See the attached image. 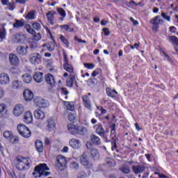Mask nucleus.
Instances as JSON below:
<instances>
[{"instance_id": "obj_60", "label": "nucleus", "mask_w": 178, "mask_h": 178, "mask_svg": "<svg viewBox=\"0 0 178 178\" xmlns=\"http://www.w3.org/2000/svg\"><path fill=\"white\" fill-rule=\"evenodd\" d=\"M17 3H20L21 5H24L26 2L29 1V0H15Z\"/></svg>"}, {"instance_id": "obj_38", "label": "nucleus", "mask_w": 178, "mask_h": 178, "mask_svg": "<svg viewBox=\"0 0 178 178\" xmlns=\"http://www.w3.org/2000/svg\"><path fill=\"white\" fill-rule=\"evenodd\" d=\"M106 165H107V166H109L110 168H113L116 165V162H115V160L111 158H108L106 160Z\"/></svg>"}, {"instance_id": "obj_39", "label": "nucleus", "mask_w": 178, "mask_h": 178, "mask_svg": "<svg viewBox=\"0 0 178 178\" xmlns=\"http://www.w3.org/2000/svg\"><path fill=\"white\" fill-rule=\"evenodd\" d=\"M5 38H6V29L5 28L0 29V42H2Z\"/></svg>"}, {"instance_id": "obj_26", "label": "nucleus", "mask_w": 178, "mask_h": 178, "mask_svg": "<svg viewBox=\"0 0 178 178\" xmlns=\"http://www.w3.org/2000/svg\"><path fill=\"white\" fill-rule=\"evenodd\" d=\"M55 15H56V11L54 10L49 11L46 14L49 23L51 24L52 25L55 24V22H54V16H55Z\"/></svg>"}, {"instance_id": "obj_63", "label": "nucleus", "mask_w": 178, "mask_h": 178, "mask_svg": "<svg viewBox=\"0 0 178 178\" xmlns=\"http://www.w3.org/2000/svg\"><path fill=\"white\" fill-rule=\"evenodd\" d=\"M86 148L87 149H91V147L92 146V143H90V142H86Z\"/></svg>"}, {"instance_id": "obj_9", "label": "nucleus", "mask_w": 178, "mask_h": 178, "mask_svg": "<svg viewBox=\"0 0 178 178\" xmlns=\"http://www.w3.org/2000/svg\"><path fill=\"white\" fill-rule=\"evenodd\" d=\"M33 102L38 108H48L49 106L48 101L40 97H36L34 98Z\"/></svg>"}, {"instance_id": "obj_15", "label": "nucleus", "mask_w": 178, "mask_h": 178, "mask_svg": "<svg viewBox=\"0 0 178 178\" xmlns=\"http://www.w3.org/2000/svg\"><path fill=\"white\" fill-rule=\"evenodd\" d=\"M83 104L86 109L88 111H92L91 108V101L90 100V97L87 95H84L82 96Z\"/></svg>"}, {"instance_id": "obj_44", "label": "nucleus", "mask_w": 178, "mask_h": 178, "mask_svg": "<svg viewBox=\"0 0 178 178\" xmlns=\"http://www.w3.org/2000/svg\"><path fill=\"white\" fill-rule=\"evenodd\" d=\"M170 41H171V42H172V44L174 45H176L177 47H178V38L172 35V36H170Z\"/></svg>"}, {"instance_id": "obj_55", "label": "nucleus", "mask_w": 178, "mask_h": 178, "mask_svg": "<svg viewBox=\"0 0 178 178\" xmlns=\"http://www.w3.org/2000/svg\"><path fill=\"white\" fill-rule=\"evenodd\" d=\"M161 16L163 19H165V20H168V22H170V16L166 15L165 13H161Z\"/></svg>"}, {"instance_id": "obj_2", "label": "nucleus", "mask_w": 178, "mask_h": 178, "mask_svg": "<svg viewBox=\"0 0 178 178\" xmlns=\"http://www.w3.org/2000/svg\"><path fill=\"white\" fill-rule=\"evenodd\" d=\"M47 170H49V167L47 163H40L34 168L33 176L35 178L47 177V176L51 175V172H47Z\"/></svg>"}, {"instance_id": "obj_22", "label": "nucleus", "mask_w": 178, "mask_h": 178, "mask_svg": "<svg viewBox=\"0 0 178 178\" xmlns=\"http://www.w3.org/2000/svg\"><path fill=\"white\" fill-rule=\"evenodd\" d=\"M23 95L26 101H31L34 98V94L29 89L24 91Z\"/></svg>"}, {"instance_id": "obj_45", "label": "nucleus", "mask_w": 178, "mask_h": 178, "mask_svg": "<svg viewBox=\"0 0 178 178\" xmlns=\"http://www.w3.org/2000/svg\"><path fill=\"white\" fill-rule=\"evenodd\" d=\"M121 172L125 175H129L130 173V167L129 166H123L120 168Z\"/></svg>"}, {"instance_id": "obj_32", "label": "nucleus", "mask_w": 178, "mask_h": 178, "mask_svg": "<svg viewBox=\"0 0 178 178\" xmlns=\"http://www.w3.org/2000/svg\"><path fill=\"white\" fill-rule=\"evenodd\" d=\"M13 26L14 29H20V27H23V26H24V19H15V22Z\"/></svg>"}, {"instance_id": "obj_59", "label": "nucleus", "mask_w": 178, "mask_h": 178, "mask_svg": "<svg viewBox=\"0 0 178 178\" xmlns=\"http://www.w3.org/2000/svg\"><path fill=\"white\" fill-rule=\"evenodd\" d=\"M9 10H13L15 9V3H9L8 5Z\"/></svg>"}, {"instance_id": "obj_58", "label": "nucleus", "mask_w": 178, "mask_h": 178, "mask_svg": "<svg viewBox=\"0 0 178 178\" xmlns=\"http://www.w3.org/2000/svg\"><path fill=\"white\" fill-rule=\"evenodd\" d=\"M97 109L99 111H101V114L102 115H104V113H106V109L104 108L103 106H101V107L97 106Z\"/></svg>"}, {"instance_id": "obj_47", "label": "nucleus", "mask_w": 178, "mask_h": 178, "mask_svg": "<svg viewBox=\"0 0 178 178\" xmlns=\"http://www.w3.org/2000/svg\"><path fill=\"white\" fill-rule=\"evenodd\" d=\"M32 27L34 30H37V31H38V30H41V24L38 22H33L32 24Z\"/></svg>"}, {"instance_id": "obj_19", "label": "nucleus", "mask_w": 178, "mask_h": 178, "mask_svg": "<svg viewBox=\"0 0 178 178\" xmlns=\"http://www.w3.org/2000/svg\"><path fill=\"white\" fill-rule=\"evenodd\" d=\"M33 115L38 120H44V119H45V113H44L41 109L35 111Z\"/></svg>"}, {"instance_id": "obj_35", "label": "nucleus", "mask_w": 178, "mask_h": 178, "mask_svg": "<svg viewBox=\"0 0 178 178\" xmlns=\"http://www.w3.org/2000/svg\"><path fill=\"white\" fill-rule=\"evenodd\" d=\"M25 19H26V20H34V19H35V10H31L26 15Z\"/></svg>"}, {"instance_id": "obj_51", "label": "nucleus", "mask_w": 178, "mask_h": 178, "mask_svg": "<svg viewBox=\"0 0 178 178\" xmlns=\"http://www.w3.org/2000/svg\"><path fill=\"white\" fill-rule=\"evenodd\" d=\"M68 120L70 122H74L76 120V117L74 113H70L68 115Z\"/></svg>"}, {"instance_id": "obj_46", "label": "nucleus", "mask_w": 178, "mask_h": 178, "mask_svg": "<svg viewBox=\"0 0 178 178\" xmlns=\"http://www.w3.org/2000/svg\"><path fill=\"white\" fill-rule=\"evenodd\" d=\"M57 12L62 17H66V11L63 10L62 8H57Z\"/></svg>"}, {"instance_id": "obj_27", "label": "nucleus", "mask_w": 178, "mask_h": 178, "mask_svg": "<svg viewBox=\"0 0 178 178\" xmlns=\"http://www.w3.org/2000/svg\"><path fill=\"white\" fill-rule=\"evenodd\" d=\"M159 17H161V16H156L154 18L150 19V24H153V26H159V24H162V23L163 22V19H159Z\"/></svg>"}, {"instance_id": "obj_29", "label": "nucleus", "mask_w": 178, "mask_h": 178, "mask_svg": "<svg viewBox=\"0 0 178 178\" xmlns=\"http://www.w3.org/2000/svg\"><path fill=\"white\" fill-rule=\"evenodd\" d=\"M90 141L94 145H101V139L95 134H92L90 136Z\"/></svg>"}, {"instance_id": "obj_62", "label": "nucleus", "mask_w": 178, "mask_h": 178, "mask_svg": "<svg viewBox=\"0 0 178 178\" xmlns=\"http://www.w3.org/2000/svg\"><path fill=\"white\" fill-rule=\"evenodd\" d=\"M10 72H11V73H13V74H16V73H17V68H16V67H12L11 69H10Z\"/></svg>"}, {"instance_id": "obj_7", "label": "nucleus", "mask_w": 178, "mask_h": 178, "mask_svg": "<svg viewBox=\"0 0 178 178\" xmlns=\"http://www.w3.org/2000/svg\"><path fill=\"white\" fill-rule=\"evenodd\" d=\"M57 166L60 170H65L67 168V160L66 157L58 155L56 159Z\"/></svg>"}, {"instance_id": "obj_16", "label": "nucleus", "mask_w": 178, "mask_h": 178, "mask_svg": "<svg viewBox=\"0 0 178 178\" xmlns=\"http://www.w3.org/2000/svg\"><path fill=\"white\" fill-rule=\"evenodd\" d=\"M69 144L70 147L74 149H79L81 147V141L79 139L72 138L70 140Z\"/></svg>"}, {"instance_id": "obj_10", "label": "nucleus", "mask_w": 178, "mask_h": 178, "mask_svg": "<svg viewBox=\"0 0 178 178\" xmlns=\"http://www.w3.org/2000/svg\"><path fill=\"white\" fill-rule=\"evenodd\" d=\"M14 162L15 163L16 168L18 170H24L25 169H28L24 165L22 156H17L14 160Z\"/></svg>"}, {"instance_id": "obj_33", "label": "nucleus", "mask_w": 178, "mask_h": 178, "mask_svg": "<svg viewBox=\"0 0 178 178\" xmlns=\"http://www.w3.org/2000/svg\"><path fill=\"white\" fill-rule=\"evenodd\" d=\"M106 91L108 97H111V98H115L118 95V92L115 90L106 88Z\"/></svg>"}, {"instance_id": "obj_5", "label": "nucleus", "mask_w": 178, "mask_h": 178, "mask_svg": "<svg viewBox=\"0 0 178 178\" xmlns=\"http://www.w3.org/2000/svg\"><path fill=\"white\" fill-rule=\"evenodd\" d=\"M3 136L6 140H8L11 144H18L19 139V136H13V133L10 131H5Z\"/></svg>"}, {"instance_id": "obj_11", "label": "nucleus", "mask_w": 178, "mask_h": 178, "mask_svg": "<svg viewBox=\"0 0 178 178\" xmlns=\"http://www.w3.org/2000/svg\"><path fill=\"white\" fill-rule=\"evenodd\" d=\"M41 54L35 53L30 56L29 60L33 65H38V63H41Z\"/></svg>"}, {"instance_id": "obj_18", "label": "nucleus", "mask_w": 178, "mask_h": 178, "mask_svg": "<svg viewBox=\"0 0 178 178\" xmlns=\"http://www.w3.org/2000/svg\"><path fill=\"white\" fill-rule=\"evenodd\" d=\"M9 62L10 65L13 66H18L19 65V57L13 54H9Z\"/></svg>"}, {"instance_id": "obj_50", "label": "nucleus", "mask_w": 178, "mask_h": 178, "mask_svg": "<svg viewBox=\"0 0 178 178\" xmlns=\"http://www.w3.org/2000/svg\"><path fill=\"white\" fill-rule=\"evenodd\" d=\"M60 41H62L65 45H67V47H69V41L67 40V39H66V38H65V36L63 35H60Z\"/></svg>"}, {"instance_id": "obj_24", "label": "nucleus", "mask_w": 178, "mask_h": 178, "mask_svg": "<svg viewBox=\"0 0 178 178\" xmlns=\"http://www.w3.org/2000/svg\"><path fill=\"white\" fill-rule=\"evenodd\" d=\"M26 39V35L23 33H16L14 35V40L15 42H24Z\"/></svg>"}, {"instance_id": "obj_61", "label": "nucleus", "mask_w": 178, "mask_h": 178, "mask_svg": "<svg viewBox=\"0 0 178 178\" xmlns=\"http://www.w3.org/2000/svg\"><path fill=\"white\" fill-rule=\"evenodd\" d=\"M34 38L35 41H40L41 40V34L38 33L37 35H35Z\"/></svg>"}, {"instance_id": "obj_17", "label": "nucleus", "mask_w": 178, "mask_h": 178, "mask_svg": "<svg viewBox=\"0 0 178 178\" xmlns=\"http://www.w3.org/2000/svg\"><path fill=\"white\" fill-rule=\"evenodd\" d=\"M24 112V107L22 104H17L13 109L15 116H20Z\"/></svg>"}, {"instance_id": "obj_30", "label": "nucleus", "mask_w": 178, "mask_h": 178, "mask_svg": "<svg viewBox=\"0 0 178 178\" xmlns=\"http://www.w3.org/2000/svg\"><path fill=\"white\" fill-rule=\"evenodd\" d=\"M94 127H96V133L97 134H98L99 136H100V137H102V136H105V134H104V127H102V124H97L96 125L94 126Z\"/></svg>"}, {"instance_id": "obj_42", "label": "nucleus", "mask_w": 178, "mask_h": 178, "mask_svg": "<svg viewBox=\"0 0 178 178\" xmlns=\"http://www.w3.org/2000/svg\"><path fill=\"white\" fill-rule=\"evenodd\" d=\"M13 88H20V87H22V81H19V80H16L13 81Z\"/></svg>"}, {"instance_id": "obj_1", "label": "nucleus", "mask_w": 178, "mask_h": 178, "mask_svg": "<svg viewBox=\"0 0 178 178\" xmlns=\"http://www.w3.org/2000/svg\"><path fill=\"white\" fill-rule=\"evenodd\" d=\"M111 128V134L110 136H108V133H109V129H104V134L102 136L104 140L106 143H111V149L113 151L114 149H118L117 141H119L118 136H116V124L113 123L110 126Z\"/></svg>"}, {"instance_id": "obj_56", "label": "nucleus", "mask_w": 178, "mask_h": 178, "mask_svg": "<svg viewBox=\"0 0 178 178\" xmlns=\"http://www.w3.org/2000/svg\"><path fill=\"white\" fill-rule=\"evenodd\" d=\"M74 40L77 41L78 42H81L82 44H87V41L83 40L79 38L77 36L74 37Z\"/></svg>"}, {"instance_id": "obj_23", "label": "nucleus", "mask_w": 178, "mask_h": 178, "mask_svg": "<svg viewBox=\"0 0 178 178\" xmlns=\"http://www.w3.org/2000/svg\"><path fill=\"white\" fill-rule=\"evenodd\" d=\"M33 80L36 83H42L44 81V73L40 72H35L33 75Z\"/></svg>"}, {"instance_id": "obj_28", "label": "nucleus", "mask_w": 178, "mask_h": 178, "mask_svg": "<svg viewBox=\"0 0 178 178\" xmlns=\"http://www.w3.org/2000/svg\"><path fill=\"white\" fill-rule=\"evenodd\" d=\"M35 147L36 148V151L38 152H44V143L42 141L38 140L35 143Z\"/></svg>"}, {"instance_id": "obj_25", "label": "nucleus", "mask_w": 178, "mask_h": 178, "mask_svg": "<svg viewBox=\"0 0 178 178\" xmlns=\"http://www.w3.org/2000/svg\"><path fill=\"white\" fill-rule=\"evenodd\" d=\"M24 122L27 124H30V123L33 122V114H31V112L27 111L24 113Z\"/></svg>"}, {"instance_id": "obj_43", "label": "nucleus", "mask_w": 178, "mask_h": 178, "mask_svg": "<svg viewBox=\"0 0 178 178\" xmlns=\"http://www.w3.org/2000/svg\"><path fill=\"white\" fill-rule=\"evenodd\" d=\"M64 105L66 106L67 111H74V106L69 102H64Z\"/></svg>"}, {"instance_id": "obj_12", "label": "nucleus", "mask_w": 178, "mask_h": 178, "mask_svg": "<svg viewBox=\"0 0 178 178\" xmlns=\"http://www.w3.org/2000/svg\"><path fill=\"white\" fill-rule=\"evenodd\" d=\"M146 167L145 165H136L132 166V170L134 175H140L141 173H144L145 172Z\"/></svg>"}, {"instance_id": "obj_53", "label": "nucleus", "mask_w": 178, "mask_h": 178, "mask_svg": "<svg viewBox=\"0 0 178 178\" xmlns=\"http://www.w3.org/2000/svg\"><path fill=\"white\" fill-rule=\"evenodd\" d=\"M102 31L104 32V34L106 37H107L108 35H109V34H111V31H109V28H104L102 29Z\"/></svg>"}, {"instance_id": "obj_37", "label": "nucleus", "mask_w": 178, "mask_h": 178, "mask_svg": "<svg viewBox=\"0 0 178 178\" xmlns=\"http://www.w3.org/2000/svg\"><path fill=\"white\" fill-rule=\"evenodd\" d=\"M22 79H23L24 83H26V84H29V83H31V80H33L31 75H29V74H23Z\"/></svg>"}, {"instance_id": "obj_4", "label": "nucleus", "mask_w": 178, "mask_h": 178, "mask_svg": "<svg viewBox=\"0 0 178 178\" xmlns=\"http://www.w3.org/2000/svg\"><path fill=\"white\" fill-rule=\"evenodd\" d=\"M17 130L22 137L24 138H30L31 137V131L26 125L20 124L17 126Z\"/></svg>"}, {"instance_id": "obj_14", "label": "nucleus", "mask_w": 178, "mask_h": 178, "mask_svg": "<svg viewBox=\"0 0 178 178\" xmlns=\"http://www.w3.org/2000/svg\"><path fill=\"white\" fill-rule=\"evenodd\" d=\"M10 83V78L7 73L3 72L0 74V84L5 86Z\"/></svg>"}, {"instance_id": "obj_6", "label": "nucleus", "mask_w": 178, "mask_h": 178, "mask_svg": "<svg viewBox=\"0 0 178 178\" xmlns=\"http://www.w3.org/2000/svg\"><path fill=\"white\" fill-rule=\"evenodd\" d=\"M63 69L66 70V72H68V73H74V69L73 68V65L70 63H69V58H67V54H66V51H63Z\"/></svg>"}, {"instance_id": "obj_54", "label": "nucleus", "mask_w": 178, "mask_h": 178, "mask_svg": "<svg viewBox=\"0 0 178 178\" xmlns=\"http://www.w3.org/2000/svg\"><path fill=\"white\" fill-rule=\"evenodd\" d=\"M61 94L64 95H67L69 94V90L66 88H61Z\"/></svg>"}, {"instance_id": "obj_48", "label": "nucleus", "mask_w": 178, "mask_h": 178, "mask_svg": "<svg viewBox=\"0 0 178 178\" xmlns=\"http://www.w3.org/2000/svg\"><path fill=\"white\" fill-rule=\"evenodd\" d=\"M70 168H72V169H74V170H78L79 166V163L77 162H71L70 163Z\"/></svg>"}, {"instance_id": "obj_31", "label": "nucleus", "mask_w": 178, "mask_h": 178, "mask_svg": "<svg viewBox=\"0 0 178 178\" xmlns=\"http://www.w3.org/2000/svg\"><path fill=\"white\" fill-rule=\"evenodd\" d=\"M74 81H76V76L73 74L70 75V78L66 81L67 86L72 88L73 84H74Z\"/></svg>"}, {"instance_id": "obj_20", "label": "nucleus", "mask_w": 178, "mask_h": 178, "mask_svg": "<svg viewBox=\"0 0 178 178\" xmlns=\"http://www.w3.org/2000/svg\"><path fill=\"white\" fill-rule=\"evenodd\" d=\"M90 158L92 159V161H98V159H99V152L97 149V148H91Z\"/></svg>"}, {"instance_id": "obj_21", "label": "nucleus", "mask_w": 178, "mask_h": 178, "mask_svg": "<svg viewBox=\"0 0 178 178\" xmlns=\"http://www.w3.org/2000/svg\"><path fill=\"white\" fill-rule=\"evenodd\" d=\"M29 49V46H18L16 49V51L18 55H21L22 56H24V55H27V50Z\"/></svg>"}, {"instance_id": "obj_40", "label": "nucleus", "mask_w": 178, "mask_h": 178, "mask_svg": "<svg viewBox=\"0 0 178 178\" xmlns=\"http://www.w3.org/2000/svg\"><path fill=\"white\" fill-rule=\"evenodd\" d=\"M59 27L60 29H64L65 31H69V33H73V31H74V29L70 28V26L67 24L60 25Z\"/></svg>"}, {"instance_id": "obj_36", "label": "nucleus", "mask_w": 178, "mask_h": 178, "mask_svg": "<svg viewBox=\"0 0 178 178\" xmlns=\"http://www.w3.org/2000/svg\"><path fill=\"white\" fill-rule=\"evenodd\" d=\"M22 161H24L25 166H26V169H29L31 166V159L29 157H23Z\"/></svg>"}, {"instance_id": "obj_57", "label": "nucleus", "mask_w": 178, "mask_h": 178, "mask_svg": "<svg viewBox=\"0 0 178 178\" xmlns=\"http://www.w3.org/2000/svg\"><path fill=\"white\" fill-rule=\"evenodd\" d=\"M162 54L164 55L165 58H166V59H168V60H169L170 62L172 60V58H170V56H169L168 55V54H166L165 51H162Z\"/></svg>"}, {"instance_id": "obj_49", "label": "nucleus", "mask_w": 178, "mask_h": 178, "mask_svg": "<svg viewBox=\"0 0 178 178\" xmlns=\"http://www.w3.org/2000/svg\"><path fill=\"white\" fill-rule=\"evenodd\" d=\"M83 65L86 69H92L93 67H95V65H94V63H83Z\"/></svg>"}, {"instance_id": "obj_34", "label": "nucleus", "mask_w": 178, "mask_h": 178, "mask_svg": "<svg viewBox=\"0 0 178 178\" xmlns=\"http://www.w3.org/2000/svg\"><path fill=\"white\" fill-rule=\"evenodd\" d=\"M47 127L49 131L54 130V129H55V120L54 118H49L47 120Z\"/></svg>"}, {"instance_id": "obj_3", "label": "nucleus", "mask_w": 178, "mask_h": 178, "mask_svg": "<svg viewBox=\"0 0 178 178\" xmlns=\"http://www.w3.org/2000/svg\"><path fill=\"white\" fill-rule=\"evenodd\" d=\"M67 130L70 134L72 136H86L87 133H88V129L87 127L83 126H79L77 124H74V123H70L67 125Z\"/></svg>"}, {"instance_id": "obj_64", "label": "nucleus", "mask_w": 178, "mask_h": 178, "mask_svg": "<svg viewBox=\"0 0 178 178\" xmlns=\"http://www.w3.org/2000/svg\"><path fill=\"white\" fill-rule=\"evenodd\" d=\"M1 2L3 6L9 5V0H1Z\"/></svg>"}, {"instance_id": "obj_8", "label": "nucleus", "mask_w": 178, "mask_h": 178, "mask_svg": "<svg viewBox=\"0 0 178 178\" xmlns=\"http://www.w3.org/2000/svg\"><path fill=\"white\" fill-rule=\"evenodd\" d=\"M80 161L81 165H83L86 169H92V163L88 160V156H87V152H83L81 156Z\"/></svg>"}, {"instance_id": "obj_52", "label": "nucleus", "mask_w": 178, "mask_h": 178, "mask_svg": "<svg viewBox=\"0 0 178 178\" xmlns=\"http://www.w3.org/2000/svg\"><path fill=\"white\" fill-rule=\"evenodd\" d=\"M8 106L5 104H0V113H2L6 111Z\"/></svg>"}, {"instance_id": "obj_13", "label": "nucleus", "mask_w": 178, "mask_h": 178, "mask_svg": "<svg viewBox=\"0 0 178 178\" xmlns=\"http://www.w3.org/2000/svg\"><path fill=\"white\" fill-rule=\"evenodd\" d=\"M45 81L47 83V84H49L50 87L51 88H54L55 86H56V82L55 81V78L51 74H47L44 76Z\"/></svg>"}, {"instance_id": "obj_41", "label": "nucleus", "mask_w": 178, "mask_h": 178, "mask_svg": "<svg viewBox=\"0 0 178 178\" xmlns=\"http://www.w3.org/2000/svg\"><path fill=\"white\" fill-rule=\"evenodd\" d=\"M25 29L29 34H32V35H35V34H36L35 31L31 28V25L29 24L25 25Z\"/></svg>"}]
</instances>
